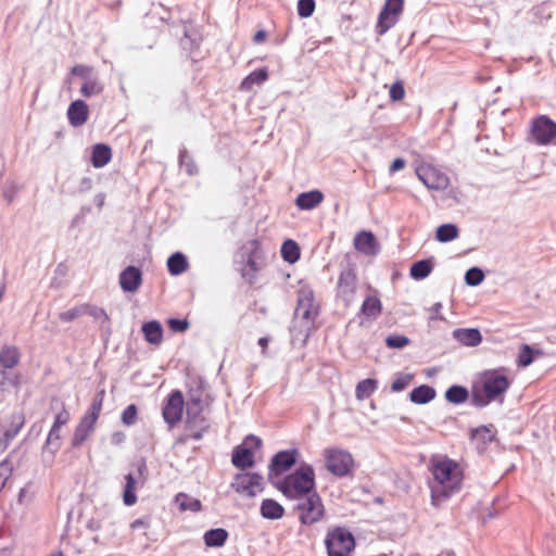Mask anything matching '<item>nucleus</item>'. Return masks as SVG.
<instances>
[{
  "label": "nucleus",
  "instance_id": "393cba45",
  "mask_svg": "<svg viewBox=\"0 0 556 556\" xmlns=\"http://www.w3.org/2000/svg\"><path fill=\"white\" fill-rule=\"evenodd\" d=\"M111 159L112 149L109 144L97 143L92 147L90 162L93 167L102 168L111 161Z\"/></svg>",
  "mask_w": 556,
  "mask_h": 556
},
{
  "label": "nucleus",
  "instance_id": "ddd939ff",
  "mask_svg": "<svg viewBox=\"0 0 556 556\" xmlns=\"http://www.w3.org/2000/svg\"><path fill=\"white\" fill-rule=\"evenodd\" d=\"M356 273L354 267L346 263L339 276L337 292L338 296L341 298L344 302L349 303L356 289Z\"/></svg>",
  "mask_w": 556,
  "mask_h": 556
},
{
  "label": "nucleus",
  "instance_id": "603ef678",
  "mask_svg": "<svg viewBox=\"0 0 556 556\" xmlns=\"http://www.w3.org/2000/svg\"><path fill=\"white\" fill-rule=\"evenodd\" d=\"M484 273L479 267H471L465 273V282L470 287H477L484 280Z\"/></svg>",
  "mask_w": 556,
  "mask_h": 556
},
{
  "label": "nucleus",
  "instance_id": "0e129e2a",
  "mask_svg": "<svg viewBox=\"0 0 556 556\" xmlns=\"http://www.w3.org/2000/svg\"><path fill=\"white\" fill-rule=\"evenodd\" d=\"M167 326L173 332H185L190 324L187 319L173 317L167 320Z\"/></svg>",
  "mask_w": 556,
  "mask_h": 556
},
{
  "label": "nucleus",
  "instance_id": "aec40b11",
  "mask_svg": "<svg viewBox=\"0 0 556 556\" xmlns=\"http://www.w3.org/2000/svg\"><path fill=\"white\" fill-rule=\"evenodd\" d=\"M324 193L320 190L314 189L298 194L294 203L301 211H311L317 207L324 201Z\"/></svg>",
  "mask_w": 556,
  "mask_h": 556
},
{
  "label": "nucleus",
  "instance_id": "5701e85b",
  "mask_svg": "<svg viewBox=\"0 0 556 556\" xmlns=\"http://www.w3.org/2000/svg\"><path fill=\"white\" fill-rule=\"evenodd\" d=\"M96 424L80 418L78 425L75 428L74 435L72 438L71 445L76 448L84 444V442L91 435L94 431Z\"/></svg>",
  "mask_w": 556,
  "mask_h": 556
},
{
  "label": "nucleus",
  "instance_id": "f257e3e1",
  "mask_svg": "<svg viewBox=\"0 0 556 556\" xmlns=\"http://www.w3.org/2000/svg\"><path fill=\"white\" fill-rule=\"evenodd\" d=\"M432 475L434 484L431 485V500L433 504L444 502L460 491L463 476L458 464L453 459H444L433 465Z\"/></svg>",
  "mask_w": 556,
  "mask_h": 556
},
{
  "label": "nucleus",
  "instance_id": "4be33fe9",
  "mask_svg": "<svg viewBox=\"0 0 556 556\" xmlns=\"http://www.w3.org/2000/svg\"><path fill=\"white\" fill-rule=\"evenodd\" d=\"M141 331L144 340L153 345H159L163 341V327L159 320H149L142 324Z\"/></svg>",
  "mask_w": 556,
  "mask_h": 556
},
{
  "label": "nucleus",
  "instance_id": "b1692460",
  "mask_svg": "<svg viewBox=\"0 0 556 556\" xmlns=\"http://www.w3.org/2000/svg\"><path fill=\"white\" fill-rule=\"evenodd\" d=\"M21 361L20 349L15 345H3L0 350L1 369H13Z\"/></svg>",
  "mask_w": 556,
  "mask_h": 556
},
{
  "label": "nucleus",
  "instance_id": "de8ad7c7",
  "mask_svg": "<svg viewBox=\"0 0 556 556\" xmlns=\"http://www.w3.org/2000/svg\"><path fill=\"white\" fill-rule=\"evenodd\" d=\"M60 440V428L52 426L46 440L45 450L54 455L61 446Z\"/></svg>",
  "mask_w": 556,
  "mask_h": 556
},
{
  "label": "nucleus",
  "instance_id": "0eeeda50",
  "mask_svg": "<svg viewBox=\"0 0 556 556\" xmlns=\"http://www.w3.org/2000/svg\"><path fill=\"white\" fill-rule=\"evenodd\" d=\"M230 488L240 495L253 498L264 491V478L258 472H239L233 476Z\"/></svg>",
  "mask_w": 556,
  "mask_h": 556
},
{
  "label": "nucleus",
  "instance_id": "79ce46f5",
  "mask_svg": "<svg viewBox=\"0 0 556 556\" xmlns=\"http://www.w3.org/2000/svg\"><path fill=\"white\" fill-rule=\"evenodd\" d=\"M542 352L540 350H535L529 344H522L520 348V352L517 357V365L518 367H528L530 366L536 355H541Z\"/></svg>",
  "mask_w": 556,
  "mask_h": 556
},
{
  "label": "nucleus",
  "instance_id": "c85d7f7f",
  "mask_svg": "<svg viewBox=\"0 0 556 556\" xmlns=\"http://www.w3.org/2000/svg\"><path fill=\"white\" fill-rule=\"evenodd\" d=\"M228 532L224 528L210 529L204 533L203 540L207 547H222L228 540Z\"/></svg>",
  "mask_w": 556,
  "mask_h": 556
},
{
  "label": "nucleus",
  "instance_id": "6ab92c4d",
  "mask_svg": "<svg viewBox=\"0 0 556 556\" xmlns=\"http://www.w3.org/2000/svg\"><path fill=\"white\" fill-rule=\"evenodd\" d=\"M404 10V0H384V33L400 20Z\"/></svg>",
  "mask_w": 556,
  "mask_h": 556
},
{
  "label": "nucleus",
  "instance_id": "5fc2aeb1",
  "mask_svg": "<svg viewBox=\"0 0 556 556\" xmlns=\"http://www.w3.org/2000/svg\"><path fill=\"white\" fill-rule=\"evenodd\" d=\"M469 396H470V404L477 408H484L490 403L493 402L492 399L486 396V392H484L483 390L482 391L472 390L471 395L469 394Z\"/></svg>",
  "mask_w": 556,
  "mask_h": 556
},
{
  "label": "nucleus",
  "instance_id": "09e8293b",
  "mask_svg": "<svg viewBox=\"0 0 556 556\" xmlns=\"http://www.w3.org/2000/svg\"><path fill=\"white\" fill-rule=\"evenodd\" d=\"M258 260L247 257L245 267L241 270V277L245 279L250 285H253L256 278V273L261 269L257 264Z\"/></svg>",
  "mask_w": 556,
  "mask_h": 556
},
{
  "label": "nucleus",
  "instance_id": "8fccbe9b",
  "mask_svg": "<svg viewBox=\"0 0 556 556\" xmlns=\"http://www.w3.org/2000/svg\"><path fill=\"white\" fill-rule=\"evenodd\" d=\"M25 424L24 416L22 414H16L12 416L10 428L3 432V435L8 439L9 442L13 440L17 433L21 431Z\"/></svg>",
  "mask_w": 556,
  "mask_h": 556
},
{
  "label": "nucleus",
  "instance_id": "c756f323",
  "mask_svg": "<svg viewBox=\"0 0 556 556\" xmlns=\"http://www.w3.org/2000/svg\"><path fill=\"white\" fill-rule=\"evenodd\" d=\"M444 397L451 404L460 405L468 401L469 391L464 386L453 384L446 389Z\"/></svg>",
  "mask_w": 556,
  "mask_h": 556
},
{
  "label": "nucleus",
  "instance_id": "dca6fc26",
  "mask_svg": "<svg viewBox=\"0 0 556 556\" xmlns=\"http://www.w3.org/2000/svg\"><path fill=\"white\" fill-rule=\"evenodd\" d=\"M354 248L368 256L379 253V243L371 231H359L354 238Z\"/></svg>",
  "mask_w": 556,
  "mask_h": 556
},
{
  "label": "nucleus",
  "instance_id": "7ed1b4c3",
  "mask_svg": "<svg viewBox=\"0 0 556 556\" xmlns=\"http://www.w3.org/2000/svg\"><path fill=\"white\" fill-rule=\"evenodd\" d=\"M325 545L328 556H351L356 542L353 533L344 527H336L329 530Z\"/></svg>",
  "mask_w": 556,
  "mask_h": 556
},
{
  "label": "nucleus",
  "instance_id": "37998d69",
  "mask_svg": "<svg viewBox=\"0 0 556 556\" xmlns=\"http://www.w3.org/2000/svg\"><path fill=\"white\" fill-rule=\"evenodd\" d=\"M104 90V85L99 79V75H96L88 81H84L80 93L85 98H90L92 96H98L102 93Z\"/></svg>",
  "mask_w": 556,
  "mask_h": 556
},
{
  "label": "nucleus",
  "instance_id": "69168bd1",
  "mask_svg": "<svg viewBox=\"0 0 556 556\" xmlns=\"http://www.w3.org/2000/svg\"><path fill=\"white\" fill-rule=\"evenodd\" d=\"M136 470H137V476H138V479L141 480V483L144 484L146 481L148 480V476H149V470H148V466H147V460L144 457H141L136 464Z\"/></svg>",
  "mask_w": 556,
  "mask_h": 556
},
{
  "label": "nucleus",
  "instance_id": "a878e982",
  "mask_svg": "<svg viewBox=\"0 0 556 556\" xmlns=\"http://www.w3.org/2000/svg\"><path fill=\"white\" fill-rule=\"evenodd\" d=\"M435 389L429 384H421L409 392V400L417 405H425L434 400Z\"/></svg>",
  "mask_w": 556,
  "mask_h": 556
},
{
  "label": "nucleus",
  "instance_id": "bb28decb",
  "mask_svg": "<svg viewBox=\"0 0 556 556\" xmlns=\"http://www.w3.org/2000/svg\"><path fill=\"white\" fill-rule=\"evenodd\" d=\"M493 425H482L470 430V439L477 441L478 445L485 448L490 443L495 440V434L492 432Z\"/></svg>",
  "mask_w": 556,
  "mask_h": 556
},
{
  "label": "nucleus",
  "instance_id": "774afa93",
  "mask_svg": "<svg viewBox=\"0 0 556 556\" xmlns=\"http://www.w3.org/2000/svg\"><path fill=\"white\" fill-rule=\"evenodd\" d=\"M68 420H70V413L63 405L62 410L56 414L52 426H54V428H61L62 426L66 425L68 422Z\"/></svg>",
  "mask_w": 556,
  "mask_h": 556
},
{
  "label": "nucleus",
  "instance_id": "c9c22d12",
  "mask_svg": "<svg viewBox=\"0 0 556 556\" xmlns=\"http://www.w3.org/2000/svg\"><path fill=\"white\" fill-rule=\"evenodd\" d=\"M381 308L380 299L376 295H369L364 300L361 312L366 318H376L380 314Z\"/></svg>",
  "mask_w": 556,
  "mask_h": 556
},
{
  "label": "nucleus",
  "instance_id": "a19ab883",
  "mask_svg": "<svg viewBox=\"0 0 556 556\" xmlns=\"http://www.w3.org/2000/svg\"><path fill=\"white\" fill-rule=\"evenodd\" d=\"M175 502L182 511L190 510L197 513L202 508V504L198 498L189 496L186 493H178L175 497Z\"/></svg>",
  "mask_w": 556,
  "mask_h": 556
},
{
  "label": "nucleus",
  "instance_id": "2eb2a0df",
  "mask_svg": "<svg viewBox=\"0 0 556 556\" xmlns=\"http://www.w3.org/2000/svg\"><path fill=\"white\" fill-rule=\"evenodd\" d=\"M208 428L210 424L202 413L189 415V413L186 412L185 429L189 432V437H191L192 440H201Z\"/></svg>",
  "mask_w": 556,
  "mask_h": 556
},
{
  "label": "nucleus",
  "instance_id": "bf43d9fd",
  "mask_svg": "<svg viewBox=\"0 0 556 556\" xmlns=\"http://www.w3.org/2000/svg\"><path fill=\"white\" fill-rule=\"evenodd\" d=\"M85 304L72 307L68 311L62 312L59 315L61 321L70 323L75 320L76 318L85 315Z\"/></svg>",
  "mask_w": 556,
  "mask_h": 556
},
{
  "label": "nucleus",
  "instance_id": "13d9d810",
  "mask_svg": "<svg viewBox=\"0 0 556 556\" xmlns=\"http://www.w3.org/2000/svg\"><path fill=\"white\" fill-rule=\"evenodd\" d=\"M414 375L413 374H403L400 372L396 379L391 383V391L392 392H401L405 390L410 381L413 380Z\"/></svg>",
  "mask_w": 556,
  "mask_h": 556
},
{
  "label": "nucleus",
  "instance_id": "4c0bfd02",
  "mask_svg": "<svg viewBox=\"0 0 556 556\" xmlns=\"http://www.w3.org/2000/svg\"><path fill=\"white\" fill-rule=\"evenodd\" d=\"M136 485V477L132 473H127L125 476V488L123 493V502L126 506H132L137 502Z\"/></svg>",
  "mask_w": 556,
  "mask_h": 556
},
{
  "label": "nucleus",
  "instance_id": "49530a36",
  "mask_svg": "<svg viewBox=\"0 0 556 556\" xmlns=\"http://www.w3.org/2000/svg\"><path fill=\"white\" fill-rule=\"evenodd\" d=\"M318 307L314 303V292L312 290H302L299 293L296 312H303V309H313Z\"/></svg>",
  "mask_w": 556,
  "mask_h": 556
},
{
  "label": "nucleus",
  "instance_id": "39448f33",
  "mask_svg": "<svg viewBox=\"0 0 556 556\" xmlns=\"http://www.w3.org/2000/svg\"><path fill=\"white\" fill-rule=\"evenodd\" d=\"M325 465L327 470L338 478L352 475L354 459L350 452L342 448L324 450Z\"/></svg>",
  "mask_w": 556,
  "mask_h": 556
},
{
  "label": "nucleus",
  "instance_id": "6e6552de",
  "mask_svg": "<svg viewBox=\"0 0 556 556\" xmlns=\"http://www.w3.org/2000/svg\"><path fill=\"white\" fill-rule=\"evenodd\" d=\"M510 387V380L506 375L498 374L497 370H489L483 374L482 388L486 396L493 402L503 403L504 394Z\"/></svg>",
  "mask_w": 556,
  "mask_h": 556
},
{
  "label": "nucleus",
  "instance_id": "680f3d73",
  "mask_svg": "<svg viewBox=\"0 0 556 556\" xmlns=\"http://www.w3.org/2000/svg\"><path fill=\"white\" fill-rule=\"evenodd\" d=\"M315 0H299L298 1V15L302 18H307L313 15L315 11Z\"/></svg>",
  "mask_w": 556,
  "mask_h": 556
},
{
  "label": "nucleus",
  "instance_id": "a18cd8bd",
  "mask_svg": "<svg viewBox=\"0 0 556 556\" xmlns=\"http://www.w3.org/2000/svg\"><path fill=\"white\" fill-rule=\"evenodd\" d=\"M20 374H13L5 369H0V391L9 390L10 388L20 384Z\"/></svg>",
  "mask_w": 556,
  "mask_h": 556
},
{
  "label": "nucleus",
  "instance_id": "f704fd0d",
  "mask_svg": "<svg viewBox=\"0 0 556 556\" xmlns=\"http://www.w3.org/2000/svg\"><path fill=\"white\" fill-rule=\"evenodd\" d=\"M268 79V71L266 67L257 68L251 72L240 85V89L250 90L253 85H262Z\"/></svg>",
  "mask_w": 556,
  "mask_h": 556
},
{
  "label": "nucleus",
  "instance_id": "20e7f679",
  "mask_svg": "<svg viewBox=\"0 0 556 556\" xmlns=\"http://www.w3.org/2000/svg\"><path fill=\"white\" fill-rule=\"evenodd\" d=\"M262 445L263 442L261 438L254 434L247 435L243 442L232 450V465L241 471L253 468L255 466L254 452L260 450Z\"/></svg>",
  "mask_w": 556,
  "mask_h": 556
},
{
  "label": "nucleus",
  "instance_id": "423d86ee",
  "mask_svg": "<svg viewBox=\"0 0 556 556\" xmlns=\"http://www.w3.org/2000/svg\"><path fill=\"white\" fill-rule=\"evenodd\" d=\"M298 501L294 510L300 513L299 520L302 525L311 526L323 519L325 507L316 490Z\"/></svg>",
  "mask_w": 556,
  "mask_h": 556
},
{
  "label": "nucleus",
  "instance_id": "3c124183",
  "mask_svg": "<svg viewBox=\"0 0 556 556\" xmlns=\"http://www.w3.org/2000/svg\"><path fill=\"white\" fill-rule=\"evenodd\" d=\"M71 75L77 76L85 81L90 80L92 77L98 75L93 66L85 64H76L71 68Z\"/></svg>",
  "mask_w": 556,
  "mask_h": 556
},
{
  "label": "nucleus",
  "instance_id": "e433bc0d",
  "mask_svg": "<svg viewBox=\"0 0 556 556\" xmlns=\"http://www.w3.org/2000/svg\"><path fill=\"white\" fill-rule=\"evenodd\" d=\"M178 163L180 167L185 168L188 176H195L199 174V167L193 156L190 155L189 151L185 147L179 150Z\"/></svg>",
  "mask_w": 556,
  "mask_h": 556
},
{
  "label": "nucleus",
  "instance_id": "864d4df0",
  "mask_svg": "<svg viewBox=\"0 0 556 556\" xmlns=\"http://www.w3.org/2000/svg\"><path fill=\"white\" fill-rule=\"evenodd\" d=\"M186 412H188L189 415H194L203 412L201 389H197V397H188L186 403Z\"/></svg>",
  "mask_w": 556,
  "mask_h": 556
},
{
  "label": "nucleus",
  "instance_id": "338daca9",
  "mask_svg": "<svg viewBox=\"0 0 556 556\" xmlns=\"http://www.w3.org/2000/svg\"><path fill=\"white\" fill-rule=\"evenodd\" d=\"M249 248L248 257H252L255 260L261 258V243L257 239H252L247 243Z\"/></svg>",
  "mask_w": 556,
  "mask_h": 556
},
{
  "label": "nucleus",
  "instance_id": "052dcab7",
  "mask_svg": "<svg viewBox=\"0 0 556 556\" xmlns=\"http://www.w3.org/2000/svg\"><path fill=\"white\" fill-rule=\"evenodd\" d=\"M389 97L392 102L402 101L405 97L404 81L399 79L390 86Z\"/></svg>",
  "mask_w": 556,
  "mask_h": 556
},
{
  "label": "nucleus",
  "instance_id": "412c9836",
  "mask_svg": "<svg viewBox=\"0 0 556 556\" xmlns=\"http://www.w3.org/2000/svg\"><path fill=\"white\" fill-rule=\"evenodd\" d=\"M285 507L274 498H264L260 506V515L267 520H278L285 516Z\"/></svg>",
  "mask_w": 556,
  "mask_h": 556
},
{
  "label": "nucleus",
  "instance_id": "72a5a7b5",
  "mask_svg": "<svg viewBox=\"0 0 556 556\" xmlns=\"http://www.w3.org/2000/svg\"><path fill=\"white\" fill-rule=\"evenodd\" d=\"M85 315L91 316L100 321V327L103 331L111 333V323L106 312L98 306L85 304Z\"/></svg>",
  "mask_w": 556,
  "mask_h": 556
},
{
  "label": "nucleus",
  "instance_id": "a211bd4d",
  "mask_svg": "<svg viewBox=\"0 0 556 556\" xmlns=\"http://www.w3.org/2000/svg\"><path fill=\"white\" fill-rule=\"evenodd\" d=\"M452 337L468 348L478 346L482 342V334L478 328H457L453 330Z\"/></svg>",
  "mask_w": 556,
  "mask_h": 556
},
{
  "label": "nucleus",
  "instance_id": "f3484780",
  "mask_svg": "<svg viewBox=\"0 0 556 556\" xmlns=\"http://www.w3.org/2000/svg\"><path fill=\"white\" fill-rule=\"evenodd\" d=\"M89 116L88 104L84 100H75L73 101L67 109V118L68 123L73 127H80L87 121Z\"/></svg>",
  "mask_w": 556,
  "mask_h": 556
},
{
  "label": "nucleus",
  "instance_id": "9d476101",
  "mask_svg": "<svg viewBox=\"0 0 556 556\" xmlns=\"http://www.w3.org/2000/svg\"><path fill=\"white\" fill-rule=\"evenodd\" d=\"M185 407L184 394L180 390H173L164 400L162 416L169 428H174L182 418Z\"/></svg>",
  "mask_w": 556,
  "mask_h": 556
},
{
  "label": "nucleus",
  "instance_id": "473e14b6",
  "mask_svg": "<svg viewBox=\"0 0 556 556\" xmlns=\"http://www.w3.org/2000/svg\"><path fill=\"white\" fill-rule=\"evenodd\" d=\"M280 253L282 260L289 264L296 263L301 256L300 247L292 239H287L286 241H283L280 249Z\"/></svg>",
  "mask_w": 556,
  "mask_h": 556
},
{
  "label": "nucleus",
  "instance_id": "7c9ffc66",
  "mask_svg": "<svg viewBox=\"0 0 556 556\" xmlns=\"http://www.w3.org/2000/svg\"><path fill=\"white\" fill-rule=\"evenodd\" d=\"M433 269V260L425 258L416 261L412 264L409 275L415 280H422L427 278Z\"/></svg>",
  "mask_w": 556,
  "mask_h": 556
},
{
  "label": "nucleus",
  "instance_id": "cd10ccee",
  "mask_svg": "<svg viewBox=\"0 0 556 556\" xmlns=\"http://www.w3.org/2000/svg\"><path fill=\"white\" fill-rule=\"evenodd\" d=\"M189 263L182 252H175L167 258V270L172 276H179L188 269Z\"/></svg>",
  "mask_w": 556,
  "mask_h": 556
},
{
  "label": "nucleus",
  "instance_id": "f03ea898",
  "mask_svg": "<svg viewBox=\"0 0 556 556\" xmlns=\"http://www.w3.org/2000/svg\"><path fill=\"white\" fill-rule=\"evenodd\" d=\"M271 484L288 500H301L316 490L315 471L312 465L301 463L292 472Z\"/></svg>",
  "mask_w": 556,
  "mask_h": 556
},
{
  "label": "nucleus",
  "instance_id": "c03bdc74",
  "mask_svg": "<svg viewBox=\"0 0 556 556\" xmlns=\"http://www.w3.org/2000/svg\"><path fill=\"white\" fill-rule=\"evenodd\" d=\"M458 237V228L455 224H442L437 228L435 239L439 242H450Z\"/></svg>",
  "mask_w": 556,
  "mask_h": 556
},
{
  "label": "nucleus",
  "instance_id": "4468645a",
  "mask_svg": "<svg viewBox=\"0 0 556 556\" xmlns=\"http://www.w3.org/2000/svg\"><path fill=\"white\" fill-rule=\"evenodd\" d=\"M142 283V271L139 267L129 265L119 274V286L124 292H136Z\"/></svg>",
  "mask_w": 556,
  "mask_h": 556
},
{
  "label": "nucleus",
  "instance_id": "e2e57ef3",
  "mask_svg": "<svg viewBox=\"0 0 556 556\" xmlns=\"http://www.w3.org/2000/svg\"><path fill=\"white\" fill-rule=\"evenodd\" d=\"M13 466L10 462V456L0 463V491L4 488L8 479L11 477Z\"/></svg>",
  "mask_w": 556,
  "mask_h": 556
},
{
  "label": "nucleus",
  "instance_id": "ea45409f",
  "mask_svg": "<svg viewBox=\"0 0 556 556\" xmlns=\"http://www.w3.org/2000/svg\"><path fill=\"white\" fill-rule=\"evenodd\" d=\"M378 389V380L367 378L361 380L356 384L355 395L357 400L369 399V396Z\"/></svg>",
  "mask_w": 556,
  "mask_h": 556
},
{
  "label": "nucleus",
  "instance_id": "4d7b16f0",
  "mask_svg": "<svg viewBox=\"0 0 556 556\" xmlns=\"http://www.w3.org/2000/svg\"><path fill=\"white\" fill-rule=\"evenodd\" d=\"M410 340L404 334H390L384 339V343L390 349H403L409 344Z\"/></svg>",
  "mask_w": 556,
  "mask_h": 556
},
{
  "label": "nucleus",
  "instance_id": "2f4dec72",
  "mask_svg": "<svg viewBox=\"0 0 556 556\" xmlns=\"http://www.w3.org/2000/svg\"><path fill=\"white\" fill-rule=\"evenodd\" d=\"M104 397H105L104 389L97 391V393L94 394V396L92 399L89 409L86 412V414L83 416V418L96 424L101 414Z\"/></svg>",
  "mask_w": 556,
  "mask_h": 556
},
{
  "label": "nucleus",
  "instance_id": "6e6d98bb",
  "mask_svg": "<svg viewBox=\"0 0 556 556\" xmlns=\"http://www.w3.org/2000/svg\"><path fill=\"white\" fill-rule=\"evenodd\" d=\"M138 419V407L136 404H129L126 406V408L123 410L121 415L122 422L127 426H134L137 422Z\"/></svg>",
  "mask_w": 556,
  "mask_h": 556
},
{
  "label": "nucleus",
  "instance_id": "f8f14e48",
  "mask_svg": "<svg viewBox=\"0 0 556 556\" xmlns=\"http://www.w3.org/2000/svg\"><path fill=\"white\" fill-rule=\"evenodd\" d=\"M417 177L431 190H444L448 186V177L429 164L416 168Z\"/></svg>",
  "mask_w": 556,
  "mask_h": 556
},
{
  "label": "nucleus",
  "instance_id": "1a4fd4ad",
  "mask_svg": "<svg viewBox=\"0 0 556 556\" xmlns=\"http://www.w3.org/2000/svg\"><path fill=\"white\" fill-rule=\"evenodd\" d=\"M299 451L296 448L282 450L273 455L268 464V481L283 475L296 465Z\"/></svg>",
  "mask_w": 556,
  "mask_h": 556
},
{
  "label": "nucleus",
  "instance_id": "9b49d317",
  "mask_svg": "<svg viewBox=\"0 0 556 556\" xmlns=\"http://www.w3.org/2000/svg\"><path fill=\"white\" fill-rule=\"evenodd\" d=\"M531 134L539 144H549L556 138V122L546 115H540L532 122Z\"/></svg>",
  "mask_w": 556,
  "mask_h": 556
},
{
  "label": "nucleus",
  "instance_id": "58836bf2",
  "mask_svg": "<svg viewBox=\"0 0 556 556\" xmlns=\"http://www.w3.org/2000/svg\"><path fill=\"white\" fill-rule=\"evenodd\" d=\"M201 36L195 29L184 27V37L180 39V45L184 50L192 52L199 48Z\"/></svg>",
  "mask_w": 556,
  "mask_h": 556
}]
</instances>
